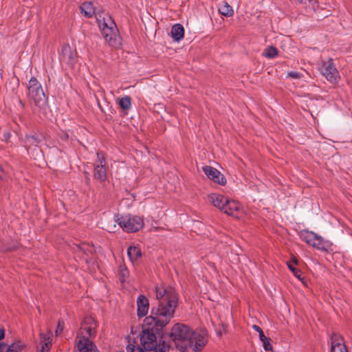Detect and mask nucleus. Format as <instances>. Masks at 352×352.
I'll use <instances>...</instances> for the list:
<instances>
[{
	"label": "nucleus",
	"instance_id": "obj_2",
	"mask_svg": "<svg viewBox=\"0 0 352 352\" xmlns=\"http://www.w3.org/2000/svg\"><path fill=\"white\" fill-rule=\"evenodd\" d=\"M170 338L175 347L180 351H184L191 347L195 352H199L207 343L206 331H194L184 324H175L170 331Z\"/></svg>",
	"mask_w": 352,
	"mask_h": 352
},
{
	"label": "nucleus",
	"instance_id": "obj_13",
	"mask_svg": "<svg viewBox=\"0 0 352 352\" xmlns=\"http://www.w3.org/2000/svg\"><path fill=\"white\" fill-rule=\"evenodd\" d=\"M137 312L139 317H143L146 316L148 311L149 303L148 299L140 295L137 299Z\"/></svg>",
	"mask_w": 352,
	"mask_h": 352
},
{
	"label": "nucleus",
	"instance_id": "obj_15",
	"mask_svg": "<svg viewBox=\"0 0 352 352\" xmlns=\"http://www.w3.org/2000/svg\"><path fill=\"white\" fill-rule=\"evenodd\" d=\"M331 352H348L345 344L342 341V338L337 336L331 338Z\"/></svg>",
	"mask_w": 352,
	"mask_h": 352
},
{
	"label": "nucleus",
	"instance_id": "obj_19",
	"mask_svg": "<svg viewBox=\"0 0 352 352\" xmlns=\"http://www.w3.org/2000/svg\"><path fill=\"white\" fill-rule=\"evenodd\" d=\"M81 12L87 18L91 17L95 13V8L91 2H85L80 6Z\"/></svg>",
	"mask_w": 352,
	"mask_h": 352
},
{
	"label": "nucleus",
	"instance_id": "obj_7",
	"mask_svg": "<svg viewBox=\"0 0 352 352\" xmlns=\"http://www.w3.org/2000/svg\"><path fill=\"white\" fill-rule=\"evenodd\" d=\"M320 69L321 74L330 82L337 83L339 81L340 78L339 72L334 65L332 59L327 62H322Z\"/></svg>",
	"mask_w": 352,
	"mask_h": 352
},
{
	"label": "nucleus",
	"instance_id": "obj_16",
	"mask_svg": "<svg viewBox=\"0 0 352 352\" xmlns=\"http://www.w3.org/2000/svg\"><path fill=\"white\" fill-rule=\"evenodd\" d=\"M52 334L50 332L47 333H41V349L40 351L43 352H48L51 346L52 342Z\"/></svg>",
	"mask_w": 352,
	"mask_h": 352
},
{
	"label": "nucleus",
	"instance_id": "obj_4",
	"mask_svg": "<svg viewBox=\"0 0 352 352\" xmlns=\"http://www.w3.org/2000/svg\"><path fill=\"white\" fill-rule=\"evenodd\" d=\"M97 20L105 41L109 46L118 47L121 45L120 38L116 25L111 17L107 14L102 17L99 14Z\"/></svg>",
	"mask_w": 352,
	"mask_h": 352
},
{
	"label": "nucleus",
	"instance_id": "obj_36",
	"mask_svg": "<svg viewBox=\"0 0 352 352\" xmlns=\"http://www.w3.org/2000/svg\"><path fill=\"white\" fill-rule=\"evenodd\" d=\"M259 338H260V340L261 341H265L267 338H268L267 337H266L263 331H261L259 333Z\"/></svg>",
	"mask_w": 352,
	"mask_h": 352
},
{
	"label": "nucleus",
	"instance_id": "obj_5",
	"mask_svg": "<svg viewBox=\"0 0 352 352\" xmlns=\"http://www.w3.org/2000/svg\"><path fill=\"white\" fill-rule=\"evenodd\" d=\"M28 96L39 109L47 106V99L41 83L35 78H31L28 84Z\"/></svg>",
	"mask_w": 352,
	"mask_h": 352
},
{
	"label": "nucleus",
	"instance_id": "obj_24",
	"mask_svg": "<svg viewBox=\"0 0 352 352\" xmlns=\"http://www.w3.org/2000/svg\"><path fill=\"white\" fill-rule=\"evenodd\" d=\"M300 236L302 241L308 244L314 237H316V233L311 231L303 230L300 232Z\"/></svg>",
	"mask_w": 352,
	"mask_h": 352
},
{
	"label": "nucleus",
	"instance_id": "obj_29",
	"mask_svg": "<svg viewBox=\"0 0 352 352\" xmlns=\"http://www.w3.org/2000/svg\"><path fill=\"white\" fill-rule=\"evenodd\" d=\"M288 267L289 270L294 273V276L297 277L298 279H300L301 272L300 270L296 269L292 263H287Z\"/></svg>",
	"mask_w": 352,
	"mask_h": 352
},
{
	"label": "nucleus",
	"instance_id": "obj_26",
	"mask_svg": "<svg viewBox=\"0 0 352 352\" xmlns=\"http://www.w3.org/2000/svg\"><path fill=\"white\" fill-rule=\"evenodd\" d=\"M116 223H119L118 218L113 217L104 225V228L109 232H114L116 229Z\"/></svg>",
	"mask_w": 352,
	"mask_h": 352
},
{
	"label": "nucleus",
	"instance_id": "obj_27",
	"mask_svg": "<svg viewBox=\"0 0 352 352\" xmlns=\"http://www.w3.org/2000/svg\"><path fill=\"white\" fill-rule=\"evenodd\" d=\"M23 348V345L20 342H17L8 346L6 352H21Z\"/></svg>",
	"mask_w": 352,
	"mask_h": 352
},
{
	"label": "nucleus",
	"instance_id": "obj_22",
	"mask_svg": "<svg viewBox=\"0 0 352 352\" xmlns=\"http://www.w3.org/2000/svg\"><path fill=\"white\" fill-rule=\"evenodd\" d=\"M39 143V140L34 135L26 136L24 142V146L28 151L32 146H37Z\"/></svg>",
	"mask_w": 352,
	"mask_h": 352
},
{
	"label": "nucleus",
	"instance_id": "obj_12",
	"mask_svg": "<svg viewBox=\"0 0 352 352\" xmlns=\"http://www.w3.org/2000/svg\"><path fill=\"white\" fill-rule=\"evenodd\" d=\"M76 53L69 45H65L62 47L61 60L66 64L73 67L75 63Z\"/></svg>",
	"mask_w": 352,
	"mask_h": 352
},
{
	"label": "nucleus",
	"instance_id": "obj_8",
	"mask_svg": "<svg viewBox=\"0 0 352 352\" xmlns=\"http://www.w3.org/2000/svg\"><path fill=\"white\" fill-rule=\"evenodd\" d=\"M222 212L237 219L242 218L244 214L242 206L235 200L229 199L228 198Z\"/></svg>",
	"mask_w": 352,
	"mask_h": 352
},
{
	"label": "nucleus",
	"instance_id": "obj_20",
	"mask_svg": "<svg viewBox=\"0 0 352 352\" xmlns=\"http://www.w3.org/2000/svg\"><path fill=\"white\" fill-rule=\"evenodd\" d=\"M219 12L221 14L227 17L231 16L234 14L232 8L226 1H223L219 5Z\"/></svg>",
	"mask_w": 352,
	"mask_h": 352
},
{
	"label": "nucleus",
	"instance_id": "obj_39",
	"mask_svg": "<svg viewBox=\"0 0 352 352\" xmlns=\"http://www.w3.org/2000/svg\"><path fill=\"white\" fill-rule=\"evenodd\" d=\"M253 329L256 331L257 332H260L261 331H262V329L257 325H253Z\"/></svg>",
	"mask_w": 352,
	"mask_h": 352
},
{
	"label": "nucleus",
	"instance_id": "obj_30",
	"mask_svg": "<svg viewBox=\"0 0 352 352\" xmlns=\"http://www.w3.org/2000/svg\"><path fill=\"white\" fill-rule=\"evenodd\" d=\"M119 271L120 276V279L122 282H124L125 280V277L128 276V270L126 269L124 266H120Z\"/></svg>",
	"mask_w": 352,
	"mask_h": 352
},
{
	"label": "nucleus",
	"instance_id": "obj_17",
	"mask_svg": "<svg viewBox=\"0 0 352 352\" xmlns=\"http://www.w3.org/2000/svg\"><path fill=\"white\" fill-rule=\"evenodd\" d=\"M184 29L180 24H175L172 27L171 35L173 38L179 41L184 37Z\"/></svg>",
	"mask_w": 352,
	"mask_h": 352
},
{
	"label": "nucleus",
	"instance_id": "obj_9",
	"mask_svg": "<svg viewBox=\"0 0 352 352\" xmlns=\"http://www.w3.org/2000/svg\"><path fill=\"white\" fill-rule=\"evenodd\" d=\"M140 341L142 346L148 351L155 349L157 346L156 336L155 333L149 329H144L142 331Z\"/></svg>",
	"mask_w": 352,
	"mask_h": 352
},
{
	"label": "nucleus",
	"instance_id": "obj_34",
	"mask_svg": "<svg viewBox=\"0 0 352 352\" xmlns=\"http://www.w3.org/2000/svg\"><path fill=\"white\" fill-rule=\"evenodd\" d=\"M300 3H303L307 5V3H310L312 6L316 2V0H298Z\"/></svg>",
	"mask_w": 352,
	"mask_h": 352
},
{
	"label": "nucleus",
	"instance_id": "obj_18",
	"mask_svg": "<svg viewBox=\"0 0 352 352\" xmlns=\"http://www.w3.org/2000/svg\"><path fill=\"white\" fill-rule=\"evenodd\" d=\"M331 245L332 243L329 240L318 235L314 248L320 250L327 251Z\"/></svg>",
	"mask_w": 352,
	"mask_h": 352
},
{
	"label": "nucleus",
	"instance_id": "obj_10",
	"mask_svg": "<svg viewBox=\"0 0 352 352\" xmlns=\"http://www.w3.org/2000/svg\"><path fill=\"white\" fill-rule=\"evenodd\" d=\"M203 171L208 177V179L213 181L214 182L220 185L226 184V180L223 177V175L217 169L210 166H206L203 167Z\"/></svg>",
	"mask_w": 352,
	"mask_h": 352
},
{
	"label": "nucleus",
	"instance_id": "obj_11",
	"mask_svg": "<svg viewBox=\"0 0 352 352\" xmlns=\"http://www.w3.org/2000/svg\"><path fill=\"white\" fill-rule=\"evenodd\" d=\"M98 163L95 165L94 167V178L99 180L100 182H104L107 179V173L105 168V164L103 160V157H100V154L98 153Z\"/></svg>",
	"mask_w": 352,
	"mask_h": 352
},
{
	"label": "nucleus",
	"instance_id": "obj_33",
	"mask_svg": "<svg viewBox=\"0 0 352 352\" xmlns=\"http://www.w3.org/2000/svg\"><path fill=\"white\" fill-rule=\"evenodd\" d=\"M63 328H64V323L63 322H58V325H57V328L56 329V331H55V333L56 336L59 335L60 333H61V332L63 331Z\"/></svg>",
	"mask_w": 352,
	"mask_h": 352
},
{
	"label": "nucleus",
	"instance_id": "obj_28",
	"mask_svg": "<svg viewBox=\"0 0 352 352\" xmlns=\"http://www.w3.org/2000/svg\"><path fill=\"white\" fill-rule=\"evenodd\" d=\"M126 351L127 352H148V351L145 349L144 348L142 349L140 346H136L135 345L133 344H129L126 346Z\"/></svg>",
	"mask_w": 352,
	"mask_h": 352
},
{
	"label": "nucleus",
	"instance_id": "obj_3",
	"mask_svg": "<svg viewBox=\"0 0 352 352\" xmlns=\"http://www.w3.org/2000/svg\"><path fill=\"white\" fill-rule=\"evenodd\" d=\"M96 322L86 318L81 324L76 338V346L80 352H99L95 344L90 340L96 333Z\"/></svg>",
	"mask_w": 352,
	"mask_h": 352
},
{
	"label": "nucleus",
	"instance_id": "obj_23",
	"mask_svg": "<svg viewBox=\"0 0 352 352\" xmlns=\"http://www.w3.org/2000/svg\"><path fill=\"white\" fill-rule=\"evenodd\" d=\"M118 104L124 110H129L131 107V98L125 96L118 100Z\"/></svg>",
	"mask_w": 352,
	"mask_h": 352
},
{
	"label": "nucleus",
	"instance_id": "obj_32",
	"mask_svg": "<svg viewBox=\"0 0 352 352\" xmlns=\"http://www.w3.org/2000/svg\"><path fill=\"white\" fill-rule=\"evenodd\" d=\"M287 76L292 78L298 79L302 77V74L297 72H289L287 73Z\"/></svg>",
	"mask_w": 352,
	"mask_h": 352
},
{
	"label": "nucleus",
	"instance_id": "obj_40",
	"mask_svg": "<svg viewBox=\"0 0 352 352\" xmlns=\"http://www.w3.org/2000/svg\"><path fill=\"white\" fill-rule=\"evenodd\" d=\"M12 250V248L10 247H6V248H0V251H7Z\"/></svg>",
	"mask_w": 352,
	"mask_h": 352
},
{
	"label": "nucleus",
	"instance_id": "obj_1",
	"mask_svg": "<svg viewBox=\"0 0 352 352\" xmlns=\"http://www.w3.org/2000/svg\"><path fill=\"white\" fill-rule=\"evenodd\" d=\"M156 298L158 304L156 307L152 308L151 316L146 317L144 322L157 327H166L174 317L178 305V294L170 286H156Z\"/></svg>",
	"mask_w": 352,
	"mask_h": 352
},
{
	"label": "nucleus",
	"instance_id": "obj_6",
	"mask_svg": "<svg viewBox=\"0 0 352 352\" xmlns=\"http://www.w3.org/2000/svg\"><path fill=\"white\" fill-rule=\"evenodd\" d=\"M118 220L120 227L128 232L138 231L144 223L143 218L137 215L126 214L118 218Z\"/></svg>",
	"mask_w": 352,
	"mask_h": 352
},
{
	"label": "nucleus",
	"instance_id": "obj_31",
	"mask_svg": "<svg viewBox=\"0 0 352 352\" xmlns=\"http://www.w3.org/2000/svg\"><path fill=\"white\" fill-rule=\"evenodd\" d=\"M263 343V347L266 351H271L272 346L270 344V339L268 338L265 341H261Z\"/></svg>",
	"mask_w": 352,
	"mask_h": 352
},
{
	"label": "nucleus",
	"instance_id": "obj_25",
	"mask_svg": "<svg viewBox=\"0 0 352 352\" xmlns=\"http://www.w3.org/2000/svg\"><path fill=\"white\" fill-rule=\"evenodd\" d=\"M278 50L273 46L267 47L263 53L264 56L268 58H274L278 56Z\"/></svg>",
	"mask_w": 352,
	"mask_h": 352
},
{
	"label": "nucleus",
	"instance_id": "obj_37",
	"mask_svg": "<svg viewBox=\"0 0 352 352\" xmlns=\"http://www.w3.org/2000/svg\"><path fill=\"white\" fill-rule=\"evenodd\" d=\"M5 337V331L4 329L2 328H0V341L3 340Z\"/></svg>",
	"mask_w": 352,
	"mask_h": 352
},
{
	"label": "nucleus",
	"instance_id": "obj_35",
	"mask_svg": "<svg viewBox=\"0 0 352 352\" xmlns=\"http://www.w3.org/2000/svg\"><path fill=\"white\" fill-rule=\"evenodd\" d=\"M318 234H316V237H314L313 239H311V241L308 243L309 245L312 246L314 248L315 245H316V239L318 238Z\"/></svg>",
	"mask_w": 352,
	"mask_h": 352
},
{
	"label": "nucleus",
	"instance_id": "obj_21",
	"mask_svg": "<svg viewBox=\"0 0 352 352\" xmlns=\"http://www.w3.org/2000/svg\"><path fill=\"white\" fill-rule=\"evenodd\" d=\"M127 254L132 262L137 261L142 255L140 248L130 246L127 250Z\"/></svg>",
	"mask_w": 352,
	"mask_h": 352
},
{
	"label": "nucleus",
	"instance_id": "obj_14",
	"mask_svg": "<svg viewBox=\"0 0 352 352\" xmlns=\"http://www.w3.org/2000/svg\"><path fill=\"white\" fill-rule=\"evenodd\" d=\"M209 201L216 208L223 211L224 205H226L228 198L222 195L212 193L208 196Z\"/></svg>",
	"mask_w": 352,
	"mask_h": 352
},
{
	"label": "nucleus",
	"instance_id": "obj_38",
	"mask_svg": "<svg viewBox=\"0 0 352 352\" xmlns=\"http://www.w3.org/2000/svg\"><path fill=\"white\" fill-rule=\"evenodd\" d=\"M6 348V344L4 343L0 342V352H4Z\"/></svg>",
	"mask_w": 352,
	"mask_h": 352
}]
</instances>
